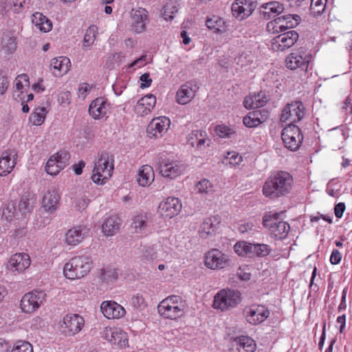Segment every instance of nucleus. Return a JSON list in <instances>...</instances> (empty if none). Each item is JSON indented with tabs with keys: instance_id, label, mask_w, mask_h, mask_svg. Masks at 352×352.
I'll list each match as a JSON object with an SVG mask.
<instances>
[{
	"instance_id": "f257e3e1",
	"label": "nucleus",
	"mask_w": 352,
	"mask_h": 352,
	"mask_svg": "<svg viewBox=\"0 0 352 352\" xmlns=\"http://www.w3.org/2000/svg\"><path fill=\"white\" fill-rule=\"evenodd\" d=\"M293 182V177L289 173L276 171L265 182L263 187V194L271 198L285 196L290 192Z\"/></svg>"
},
{
	"instance_id": "f03ea898",
	"label": "nucleus",
	"mask_w": 352,
	"mask_h": 352,
	"mask_svg": "<svg viewBox=\"0 0 352 352\" xmlns=\"http://www.w3.org/2000/svg\"><path fill=\"white\" fill-rule=\"evenodd\" d=\"M93 261L89 255L74 256L65 264L63 273L65 276L71 280L80 279L85 276L91 270Z\"/></svg>"
},
{
	"instance_id": "7ed1b4c3",
	"label": "nucleus",
	"mask_w": 352,
	"mask_h": 352,
	"mask_svg": "<svg viewBox=\"0 0 352 352\" xmlns=\"http://www.w3.org/2000/svg\"><path fill=\"white\" fill-rule=\"evenodd\" d=\"M186 309V301L179 296H169L158 305L159 314L168 319L175 320L185 314Z\"/></svg>"
},
{
	"instance_id": "20e7f679",
	"label": "nucleus",
	"mask_w": 352,
	"mask_h": 352,
	"mask_svg": "<svg viewBox=\"0 0 352 352\" xmlns=\"http://www.w3.org/2000/svg\"><path fill=\"white\" fill-rule=\"evenodd\" d=\"M113 156L108 153L98 155L93 170L92 181L97 184H102L112 175L113 171Z\"/></svg>"
},
{
	"instance_id": "39448f33",
	"label": "nucleus",
	"mask_w": 352,
	"mask_h": 352,
	"mask_svg": "<svg viewBox=\"0 0 352 352\" xmlns=\"http://www.w3.org/2000/svg\"><path fill=\"white\" fill-rule=\"evenodd\" d=\"M241 294L233 289H222L214 296L212 307L221 312L234 308L241 302Z\"/></svg>"
},
{
	"instance_id": "423d86ee",
	"label": "nucleus",
	"mask_w": 352,
	"mask_h": 352,
	"mask_svg": "<svg viewBox=\"0 0 352 352\" xmlns=\"http://www.w3.org/2000/svg\"><path fill=\"white\" fill-rule=\"evenodd\" d=\"M311 59V52L300 48L286 58V67L291 70L299 69L300 71L307 72Z\"/></svg>"
},
{
	"instance_id": "0eeeda50",
	"label": "nucleus",
	"mask_w": 352,
	"mask_h": 352,
	"mask_svg": "<svg viewBox=\"0 0 352 352\" xmlns=\"http://www.w3.org/2000/svg\"><path fill=\"white\" fill-rule=\"evenodd\" d=\"M305 115V107L301 101L287 104L283 109L280 120L282 123L294 124L300 121Z\"/></svg>"
},
{
	"instance_id": "6e6552de",
	"label": "nucleus",
	"mask_w": 352,
	"mask_h": 352,
	"mask_svg": "<svg viewBox=\"0 0 352 352\" xmlns=\"http://www.w3.org/2000/svg\"><path fill=\"white\" fill-rule=\"evenodd\" d=\"M46 294L44 291L34 289L25 294L21 298L20 307L23 312L32 314L36 311L45 301Z\"/></svg>"
},
{
	"instance_id": "1a4fd4ad",
	"label": "nucleus",
	"mask_w": 352,
	"mask_h": 352,
	"mask_svg": "<svg viewBox=\"0 0 352 352\" xmlns=\"http://www.w3.org/2000/svg\"><path fill=\"white\" fill-rule=\"evenodd\" d=\"M281 138L285 146L290 151L298 150L303 140L300 128L295 124H287L281 133Z\"/></svg>"
},
{
	"instance_id": "9d476101",
	"label": "nucleus",
	"mask_w": 352,
	"mask_h": 352,
	"mask_svg": "<svg viewBox=\"0 0 352 352\" xmlns=\"http://www.w3.org/2000/svg\"><path fill=\"white\" fill-rule=\"evenodd\" d=\"M263 226L269 229L272 237L276 239L286 237L290 229L287 222L278 220V214L265 216L263 218Z\"/></svg>"
},
{
	"instance_id": "9b49d317",
	"label": "nucleus",
	"mask_w": 352,
	"mask_h": 352,
	"mask_svg": "<svg viewBox=\"0 0 352 352\" xmlns=\"http://www.w3.org/2000/svg\"><path fill=\"white\" fill-rule=\"evenodd\" d=\"M152 222L151 213L148 212H138L131 218V229L134 233L146 234L150 231Z\"/></svg>"
},
{
	"instance_id": "f8f14e48",
	"label": "nucleus",
	"mask_w": 352,
	"mask_h": 352,
	"mask_svg": "<svg viewBox=\"0 0 352 352\" xmlns=\"http://www.w3.org/2000/svg\"><path fill=\"white\" fill-rule=\"evenodd\" d=\"M69 154L65 151H60L52 155L45 165L46 172L51 175H56L67 164Z\"/></svg>"
},
{
	"instance_id": "ddd939ff",
	"label": "nucleus",
	"mask_w": 352,
	"mask_h": 352,
	"mask_svg": "<svg viewBox=\"0 0 352 352\" xmlns=\"http://www.w3.org/2000/svg\"><path fill=\"white\" fill-rule=\"evenodd\" d=\"M85 324L84 318L76 314H66L60 324V328L67 336H74L78 333Z\"/></svg>"
},
{
	"instance_id": "4468645a",
	"label": "nucleus",
	"mask_w": 352,
	"mask_h": 352,
	"mask_svg": "<svg viewBox=\"0 0 352 352\" xmlns=\"http://www.w3.org/2000/svg\"><path fill=\"white\" fill-rule=\"evenodd\" d=\"M298 37V33L295 30L284 32L273 38L272 47L274 50L283 51L293 46Z\"/></svg>"
},
{
	"instance_id": "2eb2a0df",
	"label": "nucleus",
	"mask_w": 352,
	"mask_h": 352,
	"mask_svg": "<svg viewBox=\"0 0 352 352\" xmlns=\"http://www.w3.org/2000/svg\"><path fill=\"white\" fill-rule=\"evenodd\" d=\"M170 124V120L166 116H160L153 118L148 124L146 132L150 138H160L168 131Z\"/></svg>"
},
{
	"instance_id": "dca6fc26",
	"label": "nucleus",
	"mask_w": 352,
	"mask_h": 352,
	"mask_svg": "<svg viewBox=\"0 0 352 352\" xmlns=\"http://www.w3.org/2000/svg\"><path fill=\"white\" fill-rule=\"evenodd\" d=\"M228 264V258L227 256L217 249L208 251L206 255L205 265L210 269H223Z\"/></svg>"
},
{
	"instance_id": "f3484780",
	"label": "nucleus",
	"mask_w": 352,
	"mask_h": 352,
	"mask_svg": "<svg viewBox=\"0 0 352 352\" xmlns=\"http://www.w3.org/2000/svg\"><path fill=\"white\" fill-rule=\"evenodd\" d=\"M186 169V166L178 161L164 160L160 164V172L167 178L175 179Z\"/></svg>"
},
{
	"instance_id": "a211bd4d",
	"label": "nucleus",
	"mask_w": 352,
	"mask_h": 352,
	"mask_svg": "<svg viewBox=\"0 0 352 352\" xmlns=\"http://www.w3.org/2000/svg\"><path fill=\"white\" fill-rule=\"evenodd\" d=\"M182 210V203L178 198L168 197L162 202L158 208V212L164 218L171 219L179 214Z\"/></svg>"
},
{
	"instance_id": "6ab92c4d",
	"label": "nucleus",
	"mask_w": 352,
	"mask_h": 352,
	"mask_svg": "<svg viewBox=\"0 0 352 352\" xmlns=\"http://www.w3.org/2000/svg\"><path fill=\"white\" fill-rule=\"evenodd\" d=\"M221 223L220 217L213 216L205 219L199 226V235L201 239H208L214 236Z\"/></svg>"
},
{
	"instance_id": "aec40b11",
	"label": "nucleus",
	"mask_w": 352,
	"mask_h": 352,
	"mask_svg": "<svg viewBox=\"0 0 352 352\" xmlns=\"http://www.w3.org/2000/svg\"><path fill=\"white\" fill-rule=\"evenodd\" d=\"M87 226L80 225L69 229L65 234V243L71 246H76L81 243L89 234Z\"/></svg>"
},
{
	"instance_id": "412c9836",
	"label": "nucleus",
	"mask_w": 352,
	"mask_h": 352,
	"mask_svg": "<svg viewBox=\"0 0 352 352\" xmlns=\"http://www.w3.org/2000/svg\"><path fill=\"white\" fill-rule=\"evenodd\" d=\"M199 87L196 82L188 81L181 86L176 94V101L180 104L188 103L195 96Z\"/></svg>"
},
{
	"instance_id": "4be33fe9",
	"label": "nucleus",
	"mask_w": 352,
	"mask_h": 352,
	"mask_svg": "<svg viewBox=\"0 0 352 352\" xmlns=\"http://www.w3.org/2000/svg\"><path fill=\"white\" fill-rule=\"evenodd\" d=\"M17 151L15 149H8L2 153L0 157V176L10 174L16 164Z\"/></svg>"
},
{
	"instance_id": "5701e85b",
	"label": "nucleus",
	"mask_w": 352,
	"mask_h": 352,
	"mask_svg": "<svg viewBox=\"0 0 352 352\" xmlns=\"http://www.w3.org/2000/svg\"><path fill=\"white\" fill-rule=\"evenodd\" d=\"M30 256L26 253H16L8 262L7 267L12 272H23L30 265Z\"/></svg>"
},
{
	"instance_id": "b1692460",
	"label": "nucleus",
	"mask_w": 352,
	"mask_h": 352,
	"mask_svg": "<svg viewBox=\"0 0 352 352\" xmlns=\"http://www.w3.org/2000/svg\"><path fill=\"white\" fill-rule=\"evenodd\" d=\"M60 195L58 191L52 188L49 189L43 195L42 199V208L49 214H53L58 208Z\"/></svg>"
},
{
	"instance_id": "393cba45",
	"label": "nucleus",
	"mask_w": 352,
	"mask_h": 352,
	"mask_svg": "<svg viewBox=\"0 0 352 352\" xmlns=\"http://www.w3.org/2000/svg\"><path fill=\"white\" fill-rule=\"evenodd\" d=\"M187 142L191 146L202 150L210 146L211 140L206 131L194 130L188 134Z\"/></svg>"
},
{
	"instance_id": "a878e982",
	"label": "nucleus",
	"mask_w": 352,
	"mask_h": 352,
	"mask_svg": "<svg viewBox=\"0 0 352 352\" xmlns=\"http://www.w3.org/2000/svg\"><path fill=\"white\" fill-rule=\"evenodd\" d=\"M109 109V104L107 100L99 97L94 100L89 108V115L95 120H99L106 116Z\"/></svg>"
},
{
	"instance_id": "bb28decb",
	"label": "nucleus",
	"mask_w": 352,
	"mask_h": 352,
	"mask_svg": "<svg viewBox=\"0 0 352 352\" xmlns=\"http://www.w3.org/2000/svg\"><path fill=\"white\" fill-rule=\"evenodd\" d=\"M103 315L109 319L120 318L126 311L124 307L114 301H104L100 306Z\"/></svg>"
},
{
	"instance_id": "cd10ccee",
	"label": "nucleus",
	"mask_w": 352,
	"mask_h": 352,
	"mask_svg": "<svg viewBox=\"0 0 352 352\" xmlns=\"http://www.w3.org/2000/svg\"><path fill=\"white\" fill-rule=\"evenodd\" d=\"M131 28L136 33H140L145 30V21L147 19V12L145 9L140 8L133 9L131 13Z\"/></svg>"
},
{
	"instance_id": "c85d7f7f",
	"label": "nucleus",
	"mask_w": 352,
	"mask_h": 352,
	"mask_svg": "<svg viewBox=\"0 0 352 352\" xmlns=\"http://www.w3.org/2000/svg\"><path fill=\"white\" fill-rule=\"evenodd\" d=\"M270 314V312L267 308L258 305L250 309L246 316V320L250 324L256 325L265 321Z\"/></svg>"
},
{
	"instance_id": "c756f323",
	"label": "nucleus",
	"mask_w": 352,
	"mask_h": 352,
	"mask_svg": "<svg viewBox=\"0 0 352 352\" xmlns=\"http://www.w3.org/2000/svg\"><path fill=\"white\" fill-rule=\"evenodd\" d=\"M257 43H252L250 41L248 43L246 42L245 51L243 52V55L245 54V56L243 58L247 62L246 65H250L248 68L245 69V71L247 72V74L248 75L253 74L254 72V69H256L258 66L255 56V54L257 52Z\"/></svg>"
},
{
	"instance_id": "7c9ffc66",
	"label": "nucleus",
	"mask_w": 352,
	"mask_h": 352,
	"mask_svg": "<svg viewBox=\"0 0 352 352\" xmlns=\"http://www.w3.org/2000/svg\"><path fill=\"white\" fill-rule=\"evenodd\" d=\"M267 112L264 110H254L243 116V125L254 128L266 121Z\"/></svg>"
},
{
	"instance_id": "2f4dec72",
	"label": "nucleus",
	"mask_w": 352,
	"mask_h": 352,
	"mask_svg": "<svg viewBox=\"0 0 352 352\" xmlns=\"http://www.w3.org/2000/svg\"><path fill=\"white\" fill-rule=\"evenodd\" d=\"M272 249L265 243H252L243 241V253L264 257L270 254Z\"/></svg>"
},
{
	"instance_id": "473e14b6",
	"label": "nucleus",
	"mask_w": 352,
	"mask_h": 352,
	"mask_svg": "<svg viewBox=\"0 0 352 352\" xmlns=\"http://www.w3.org/2000/svg\"><path fill=\"white\" fill-rule=\"evenodd\" d=\"M269 100L268 97L263 92L250 94L243 100V106L247 109H258L263 107Z\"/></svg>"
},
{
	"instance_id": "72a5a7b5",
	"label": "nucleus",
	"mask_w": 352,
	"mask_h": 352,
	"mask_svg": "<svg viewBox=\"0 0 352 352\" xmlns=\"http://www.w3.org/2000/svg\"><path fill=\"white\" fill-rule=\"evenodd\" d=\"M70 67V60L65 56H60L51 60L50 67L54 76H61L65 74Z\"/></svg>"
},
{
	"instance_id": "f704fd0d",
	"label": "nucleus",
	"mask_w": 352,
	"mask_h": 352,
	"mask_svg": "<svg viewBox=\"0 0 352 352\" xmlns=\"http://www.w3.org/2000/svg\"><path fill=\"white\" fill-rule=\"evenodd\" d=\"M122 221L117 215L107 218L102 225V232L104 235L111 236L116 234L120 230Z\"/></svg>"
},
{
	"instance_id": "c9c22d12",
	"label": "nucleus",
	"mask_w": 352,
	"mask_h": 352,
	"mask_svg": "<svg viewBox=\"0 0 352 352\" xmlns=\"http://www.w3.org/2000/svg\"><path fill=\"white\" fill-rule=\"evenodd\" d=\"M262 8L263 10H260L259 13L266 20H269L274 18L276 15L281 14L284 10L283 5L277 1L267 3L263 6Z\"/></svg>"
},
{
	"instance_id": "e433bc0d",
	"label": "nucleus",
	"mask_w": 352,
	"mask_h": 352,
	"mask_svg": "<svg viewBox=\"0 0 352 352\" xmlns=\"http://www.w3.org/2000/svg\"><path fill=\"white\" fill-rule=\"evenodd\" d=\"M154 177L153 168L149 165H144L139 169L137 182L142 186H148L153 182Z\"/></svg>"
},
{
	"instance_id": "4c0bfd02",
	"label": "nucleus",
	"mask_w": 352,
	"mask_h": 352,
	"mask_svg": "<svg viewBox=\"0 0 352 352\" xmlns=\"http://www.w3.org/2000/svg\"><path fill=\"white\" fill-rule=\"evenodd\" d=\"M206 25L209 30H212L217 33H223L227 31L226 21L218 16L214 15L208 18L206 21Z\"/></svg>"
},
{
	"instance_id": "58836bf2",
	"label": "nucleus",
	"mask_w": 352,
	"mask_h": 352,
	"mask_svg": "<svg viewBox=\"0 0 352 352\" xmlns=\"http://www.w3.org/2000/svg\"><path fill=\"white\" fill-rule=\"evenodd\" d=\"M33 23L42 32H48L52 30V23L51 21L40 12L33 14Z\"/></svg>"
},
{
	"instance_id": "ea45409f",
	"label": "nucleus",
	"mask_w": 352,
	"mask_h": 352,
	"mask_svg": "<svg viewBox=\"0 0 352 352\" xmlns=\"http://www.w3.org/2000/svg\"><path fill=\"white\" fill-rule=\"evenodd\" d=\"M97 34L98 28L96 25H93L87 28L82 41V48L84 51L91 49V47L96 41Z\"/></svg>"
},
{
	"instance_id": "a19ab883",
	"label": "nucleus",
	"mask_w": 352,
	"mask_h": 352,
	"mask_svg": "<svg viewBox=\"0 0 352 352\" xmlns=\"http://www.w3.org/2000/svg\"><path fill=\"white\" fill-rule=\"evenodd\" d=\"M34 199L30 195L22 196L18 204V210L23 214L30 213L32 211L34 206Z\"/></svg>"
},
{
	"instance_id": "79ce46f5",
	"label": "nucleus",
	"mask_w": 352,
	"mask_h": 352,
	"mask_svg": "<svg viewBox=\"0 0 352 352\" xmlns=\"http://www.w3.org/2000/svg\"><path fill=\"white\" fill-rule=\"evenodd\" d=\"M115 333L112 336L111 344L118 345L120 347H125L128 345L127 333L120 329L115 328Z\"/></svg>"
},
{
	"instance_id": "37998d69",
	"label": "nucleus",
	"mask_w": 352,
	"mask_h": 352,
	"mask_svg": "<svg viewBox=\"0 0 352 352\" xmlns=\"http://www.w3.org/2000/svg\"><path fill=\"white\" fill-rule=\"evenodd\" d=\"M16 38L9 34L2 38V50L7 54H13L16 49Z\"/></svg>"
},
{
	"instance_id": "c03bdc74",
	"label": "nucleus",
	"mask_w": 352,
	"mask_h": 352,
	"mask_svg": "<svg viewBox=\"0 0 352 352\" xmlns=\"http://www.w3.org/2000/svg\"><path fill=\"white\" fill-rule=\"evenodd\" d=\"M47 114L45 107H37L30 117V121L36 126L41 125L45 121Z\"/></svg>"
},
{
	"instance_id": "a18cd8bd",
	"label": "nucleus",
	"mask_w": 352,
	"mask_h": 352,
	"mask_svg": "<svg viewBox=\"0 0 352 352\" xmlns=\"http://www.w3.org/2000/svg\"><path fill=\"white\" fill-rule=\"evenodd\" d=\"M327 0H311L310 11L314 16H318L324 12L326 8Z\"/></svg>"
},
{
	"instance_id": "49530a36",
	"label": "nucleus",
	"mask_w": 352,
	"mask_h": 352,
	"mask_svg": "<svg viewBox=\"0 0 352 352\" xmlns=\"http://www.w3.org/2000/svg\"><path fill=\"white\" fill-rule=\"evenodd\" d=\"M22 80L28 82V76L23 74L16 78L14 89L12 94V96L15 100H17V98L20 97L21 94H23L22 89L23 88V85L22 84Z\"/></svg>"
},
{
	"instance_id": "de8ad7c7",
	"label": "nucleus",
	"mask_w": 352,
	"mask_h": 352,
	"mask_svg": "<svg viewBox=\"0 0 352 352\" xmlns=\"http://www.w3.org/2000/svg\"><path fill=\"white\" fill-rule=\"evenodd\" d=\"M178 11L177 7L173 3H168L164 6L161 14L166 21H171L174 14Z\"/></svg>"
},
{
	"instance_id": "09e8293b",
	"label": "nucleus",
	"mask_w": 352,
	"mask_h": 352,
	"mask_svg": "<svg viewBox=\"0 0 352 352\" xmlns=\"http://www.w3.org/2000/svg\"><path fill=\"white\" fill-rule=\"evenodd\" d=\"M196 189L199 193L210 194L214 191L212 183L206 179H203L196 185Z\"/></svg>"
},
{
	"instance_id": "8fccbe9b",
	"label": "nucleus",
	"mask_w": 352,
	"mask_h": 352,
	"mask_svg": "<svg viewBox=\"0 0 352 352\" xmlns=\"http://www.w3.org/2000/svg\"><path fill=\"white\" fill-rule=\"evenodd\" d=\"M11 352H33V347L28 342L19 340L13 345Z\"/></svg>"
},
{
	"instance_id": "3c124183",
	"label": "nucleus",
	"mask_w": 352,
	"mask_h": 352,
	"mask_svg": "<svg viewBox=\"0 0 352 352\" xmlns=\"http://www.w3.org/2000/svg\"><path fill=\"white\" fill-rule=\"evenodd\" d=\"M257 7V0H243V19L250 16Z\"/></svg>"
},
{
	"instance_id": "603ef678",
	"label": "nucleus",
	"mask_w": 352,
	"mask_h": 352,
	"mask_svg": "<svg viewBox=\"0 0 352 352\" xmlns=\"http://www.w3.org/2000/svg\"><path fill=\"white\" fill-rule=\"evenodd\" d=\"M214 132L221 138H229L233 133L232 129L223 124L217 125L214 127Z\"/></svg>"
},
{
	"instance_id": "864d4df0",
	"label": "nucleus",
	"mask_w": 352,
	"mask_h": 352,
	"mask_svg": "<svg viewBox=\"0 0 352 352\" xmlns=\"http://www.w3.org/2000/svg\"><path fill=\"white\" fill-rule=\"evenodd\" d=\"M100 278L104 282L110 283L117 278L118 274L116 270H102L100 273Z\"/></svg>"
},
{
	"instance_id": "5fc2aeb1",
	"label": "nucleus",
	"mask_w": 352,
	"mask_h": 352,
	"mask_svg": "<svg viewBox=\"0 0 352 352\" xmlns=\"http://www.w3.org/2000/svg\"><path fill=\"white\" fill-rule=\"evenodd\" d=\"M2 212L3 217H5L7 221H11L15 212V207L14 204L8 203L6 204L3 208Z\"/></svg>"
},
{
	"instance_id": "6e6d98bb",
	"label": "nucleus",
	"mask_w": 352,
	"mask_h": 352,
	"mask_svg": "<svg viewBox=\"0 0 352 352\" xmlns=\"http://www.w3.org/2000/svg\"><path fill=\"white\" fill-rule=\"evenodd\" d=\"M243 352H254L256 344L255 341L248 336H243Z\"/></svg>"
},
{
	"instance_id": "4d7b16f0",
	"label": "nucleus",
	"mask_w": 352,
	"mask_h": 352,
	"mask_svg": "<svg viewBox=\"0 0 352 352\" xmlns=\"http://www.w3.org/2000/svg\"><path fill=\"white\" fill-rule=\"evenodd\" d=\"M89 202V198L85 195H83L76 198L75 208L79 211H83L87 207Z\"/></svg>"
},
{
	"instance_id": "13d9d810",
	"label": "nucleus",
	"mask_w": 352,
	"mask_h": 352,
	"mask_svg": "<svg viewBox=\"0 0 352 352\" xmlns=\"http://www.w3.org/2000/svg\"><path fill=\"white\" fill-rule=\"evenodd\" d=\"M134 111L138 116H144L150 113L151 109H148L147 106L142 104V102L140 99L134 107Z\"/></svg>"
},
{
	"instance_id": "bf43d9fd",
	"label": "nucleus",
	"mask_w": 352,
	"mask_h": 352,
	"mask_svg": "<svg viewBox=\"0 0 352 352\" xmlns=\"http://www.w3.org/2000/svg\"><path fill=\"white\" fill-rule=\"evenodd\" d=\"M142 252L143 259L146 261H152L157 258L156 252L153 247H144Z\"/></svg>"
},
{
	"instance_id": "052dcab7",
	"label": "nucleus",
	"mask_w": 352,
	"mask_h": 352,
	"mask_svg": "<svg viewBox=\"0 0 352 352\" xmlns=\"http://www.w3.org/2000/svg\"><path fill=\"white\" fill-rule=\"evenodd\" d=\"M226 158L228 160H229L228 163L233 166L239 165V163L242 161V155L236 153L234 151L228 153Z\"/></svg>"
},
{
	"instance_id": "680f3d73",
	"label": "nucleus",
	"mask_w": 352,
	"mask_h": 352,
	"mask_svg": "<svg viewBox=\"0 0 352 352\" xmlns=\"http://www.w3.org/2000/svg\"><path fill=\"white\" fill-rule=\"evenodd\" d=\"M142 104L147 106L148 109H153L156 103V98L153 94H148L140 98Z\"/></svg>"
},
{
	"instance_id": "e2e57ef3",
	"label": "nucleus",
	"mask_w": 352,
	"mask_h": 352,
	"mask_svg": "<svg viewBox=\"0 0 352 352\" xmlns=\"http://www.w3.org/2000/svg\"><path fill=\"white\" fill-rule=\"evenodd\" d=\"M231 346L230 351L232 352H240L241 347L242 346V337L232 338Z\"/></svg>"
},
{
	"instance_id": "0e129e2a",
	"label": "nucleus",
	"mask_w": 352,
	"mask_h": 352,
	"mask_svg": "<svg viewBox=\"0 0 352 352\" xmlns=\"http://www.w3.org/2000/svg\"><path fill=\"white\" fill-rule=\"evenodd\" d=\"M242 0H236L232 5V12L235 18H239L242 13Z\"/></svg>"
},
{
	"instance_id": "69168bd1",
	"label": "nucleus",
	"mask_w": 352,
	"mask_h": 352,
	"mask_svg": "<svg viewBox=\"0 0 352 352\" xmlns=\"http://www.w3.org/2000/svg\"><path fill=\"white\" fill-rule=\"evenodd\" d=\"M114 331L115 328L106 327L100 333L101 338L111 342Z\"/></svg>"
},
{
	"instance_id": "338daca9",
	"label": "nucleus",
	"mask_w": 352,
	"mask_h": 352,
	"mask_svg": "<svg viewBox=\"0 0 352 352\" xmlns=\"http://www.w3.org/2000/svg\"><path fill=\"white\" fill-rule=\"evenodd\" d=\"M140 80L141 81L140 87L146 88L151 86L152 82V79L150 78V75L148 73L143 74L140 77Z\"/></svg>"
},
{
	"instance_id": "774afa93",
	"label": "nucleus",
	"mask_w": 352,
	"mask_h": 352,
	"mask_svg": "<svg viewBox=\"0 0 352 352\" xmlns=\"http://www.w3.org/2000/svg\"><path fill=\"white\" fill-rule=\"evenodd\" d=\"M342 258L341 253L336 249H333L331 256H330V262L333 265L338 264Z\"/></svg>"
}]
</instances>
